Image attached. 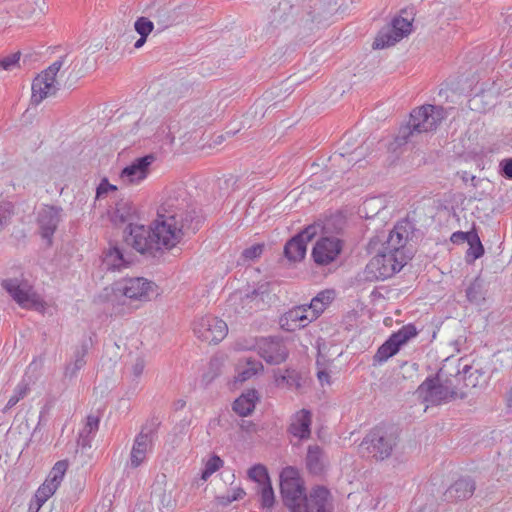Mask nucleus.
<instances>
[{
    "instance_id": "603ef678",
    "label": "nucleus",
    "mask_w": 512,
    "mask_h": 512,
    "mask_svg": "<svg viewBox=\"0 0 512 512\" xmlns=\"http://www.w3.org/2000/svg\"><path fill=\"white\" fill-rule=\"evenodd\" d=\"M117 186L110 184L107 178H103L96 189V197L100 198L107 194L109 191H116Z\"/></svg>"
},
{
    "instance_id": "393cba45",
    "label": "nucleus",
    "mask_w": 512,
    "mask_h": 512,
    "mask_svg": "<svg viewBox=\"0 0 512 512\" xmlns=\"http://www.w3.org/2000/svg\"><path fill=\"white\" fill-rule=\"evenodd\" d=\"M307 251V245L300 235H294L284 245L283 255L289 262H299L304 259Z\"/></svg>"
},
{
    "instance_id": "37998d69",
    "label": "nucleus",
    "mask_w": 512,
    "mask_h": 512,
    "mask_svg": "<svg viewBox=\"0 0 512 512\" xmlns=\"http://www.w3.org/2000/svg\"><path fill=\"white\" fill-rule=\"evenodd\" d=\"M262 368L263 366L260 362L248 361L247 367L238 373L236 380L239 382H244L250 379L252 376L256 375L257 372Z\"/></svg>"
},
{
    "instance_id": "72a5a7b5",
    "label": "nucleus",
    "mask_w": 512,
    "mask_h": 512,
    "mask_svg": "<svg viewBox=\"0 0 512 512\" xmlns=\"http://www.w3.org/2000/svg\"><path fill=\"white\" fill-rule=\"evenodd\" d=\"M467 300L471 303H480L485 299L484 280L476 277L466 289Z\"/></svg>"
},
{
    "instance_id": "a878e982",
    "label": "nucleus",
    "mask_w": 512,
    "mask_h": 512,
    "mask_svg": "<svg viewBox=\"0 0 512 512\" xmlns=\"http://www.w3.org/2000/svg\"><path fill=\"white\" fill-rule=\"evenodd\" d=\"M103 264L107 270L114 271L126 267L129 261L125 259L123 251L117 245H113L104 252Z\"/></svg>"
},
{
    "instance_id": "0e129e2a",
    "label": "nucleus",
    "mask_w": 512,
    "mask_h": 512,
    "mask_svg": "<svg viewBox=\"0 0 512 512\" xmlns=\"http://www.w3.org/2000/svg\"><path fill=\"white\" fill-rule=\"evenodd\" d=\"M458 175H460L461 179L466 183L468 182L469 180L471 181H474L476 179V176L474 175H470L468 172L466 171H462V172H458L457 173Z\"/></svg>"
},
{
    "instance_id": "bb28decb",
    "label": "nucleus",
    "mask_w": 512,
    "mask_h": 512,
    "mask_svg": "<svg viewBox=\"0 0 512 512\" xmlns=\"http://www.w3.org/2000/svg\"><path fill=\"white\" fill-rule=\"evenodd\" d=\"M456 376H461L465 387L475 388L484 382V371L474 365L465 364L462 369L458 368Z\"/></svg>"
},
{
    "instance_id": "1a4fd4ad",
    "label": "nucleus",
    "mask_w": 512,
    "mask_h": 512,
    "mask_svg": "<svg viewBox=\"0 0 512 512\" xmlns=\"http://www.w3.org/2000/svg\"><path fill=\"white\" fill-rule=\"evenodd\" d=\"M441 377H443L442 369L435 376L427 377L419 385L417 392L424 402L430 405H440L457 397V391L450 386L441 384Z\"/></svg>"
},
{
    "instance_id": "f3484780",
    "label": "nucleus",
    "mask_w": 512,
    "mask_h": 512,
    "mask_svg": "<svg viewBox=\"0 0 512 512\" xmlns=\"http://www.w3.org/2000/svg\"><path fill=\"white\" fill-rule=\"evenodd\" d=\"M155 160L153 153L136 158L121 170L120 179L126 184H139L147 178Z\"/></svg>"
},
{
    "instance_id": "b1692460",
    "label": "nucleus",
    "mask_w": 512,
    "mask_h": 512,
    "mask_svg": "<svg viewBox=\"0 0 512 512\" xmlns=\"http://www.w3.org/2000/svg\"><path fill=\"white\" fill-rule=\"evenodd\" d=\"M306 468L310 474L318 476L324 472V452L319 445H309L305 459Z\"/></svg>"
},
{
    "instance_id": "c756f323",
    "label": "nucleus",
    "mask_w": 512,
    "mask_h": 512,
    "mask_svg": "<svg viewBox=\"0 0 512 512\" xmlns=\"http://www.w3.org/2000/svg\"><path fill=\"white\" fill-rule=\"evenodd\" d=\"M135 208L132 203L125 200H120L116 203L115 210L112 215V221L115 224L132 223L134 219Z\"/></svg>"
},
{
    "instance_id": "79ce46f5",
    "label": "nucleus",
    "mask_w": 512,
    "mask_h": 512,
    "mask_svg": "<svg viewBox=\"0 0 512 512\" xmlns=\"http://www.w3.org/2000/svg\"><path fill=\"white\" fill-rule=\"evenodd\" d=\"M278 384L285 383L289 387H300V376L294 369H286L284 374L276 376Z\"/></svg>"
},
{
    "instance_id": "9d476101",
    "label": "nucleus",
    "mask_w": 512,
    "mask_h": 512,
    "mask_svg": "<svg viewBox=\"0 0 512 512\" xmlns=\"http://www.w3.org/2000/svg\"><path fill=\"white\" fill-rule=\"evenodd\" d=\"M412 23L407 19L398 16L392 19L391 23L383 27L377 34L372 47L383 49L393 46L401 39L410 34Z\"/></svg>"
},
{
    "instance_id": "473e14b6",
    "label": "nucleus",
    "mask_w": 512,
    "mask_h": 512,
    "mask_svg": "<svg viewBox=\"0 0 512 512\" xmlns=\"http://www.w3.org/2000/svg\"><path fill=\"white\" fill-rule=\"evenodd\" d=\"M419 331L413 323L402 326L398 331L392 333L389 337L398 345L402 347L410 339L416 337Z\"/></svg>"
},
{
    "instance_id": "338daca9",
    "label": "nucleus",
    "mask_w": 512,
    "mask_h": 512,
    "mask_svg": "<svg viewBox=\"0 0 512 512\" xmlns=\"http://www.w3.org/2000/svg\"><path fill=\"white\" fill-rule=\"evenodd\" d=\"M147 40V36H140V38L135 42L134 47L136 49L141 48Z\"/></svg>"
},
{
    "instance_id": "8fccbe9b",
    "label": "nucleus",
    "mask_w": 512,
    "mask_h": 512,
    "mask_svg": "<svg viewBox=\"0 0 512 512\" xmlns=\"http://www.w3.org/2000/svg\"><path fill=\"white\" fill-rule=\"evenodd\" d=\"M13 214V206L11 203L0 204V229L7 224L11 215Z\"/></svg>"
},
{
    "instance_id": "f704fd0d",
    "label": "nucleus",
    "mask_w": 512,
    "mask_h": 512,
    "mask_svg": "<svg viewBox=\"0 0 512 512\" xmlns=\"http://www.w3.org/2000/svg\"><path fill=\"white\" fill-rule=\"evenodd\" d=\"M30 391L29 383L24 379L21 380L15 387L13 391V395L9 398L6 406L3 408L2 412L6 413L12 407H14L21 399H23L28 392Z\"/></svg>"
},
{
    "instance_id": "39448f33",
    "label": "nucleus",
    "mask_w": 512,
    "mask_h": 512,
    "mask_svg": "<svg viewBox=\"0 0 512 512\" xmlns=\"http://www.w3.org/2000/svg\"><path fill=\"white\" fill-rule=\"evenodd\" d=\"M399 439L400 431L397 426L381 423L366 434L360 447L372 459L383 461L392 455Z\"/></svg>"
},
{
    "instance_id": "f257e3e1",
    "label": "nucleus",
    "mask_w": 512,
    "mask_h": 512,
    "mask_svg": "<svg viewBox=\"0 0 512 512\" xmlns=\"http://www.w3.org/2000/svg\"><path fill=\"white\" fill-rule=\"evenodd\" d=\"M279 478L280 495L289 512H334L330 490L316 485L307 493L305 482L296 467L283 468Z\"/></svg>"
},
{
    "instance_id": "f8f14e48",
    "label": "nucleus",
    "mask_w": 512,
    "mask_h": 512,
    "mask_svg": "<svg viewBox=\"0 0 512 512\" xmlns=\"http://www.w3.org/2000/svg\"><path fill=\"white\" fill-rule=\"evenodd\" d=\"M193 330L202 341L217 344L227 335L228 327L222 319L207 315L195 321Z\"/></svg>"
},
{
    "instance_id": "c9c22d12",
    "label": "nucleus",
    "mask_w": 512,
    "mask_h": 512,
    "mask_svg": "<svg viewBox=\"0 0 512 512\" xmlns=\"http://www.w3.org/2000/svg\"><path fill=\"white\" fill-rule=\"evenodd\" d=\"M286 319L295 323V327H305L312 321L305 306H298L287 312Z\"/></svg>"
},
{
    "instance_id": "ddd939ff",
    "label": "nucleus",
    "mask_w": 512,
    "mask_h": 512,
    "mask_svg": "<svg viewBox=\"0 0 512 512\" xmlns=\"http://www.w3.org/2000/svg\"><path fill=\"white\" fill-rule=\"evenodd\" d=\"M415 230V225L410 220L398 221L393 230L389 232L386 241L382 243L381 249L404 256L402 249L408 240L413 239Z\"/></svg>"
},
{
    "instance_id": "2f4dec72",
    "label": "nucleus",
    "mask_w": 512,
    "mask_h": 512,
    "mask_svg": "<svg viewBox=\"0 0 512 512\" xmlns=\"http://www.w3.org/2000/svg\"><path fill=\"white\" fill-rule=\"evenodd\" d=\"M400 350V347L389 337L376 351L373 356L374 363L386 362L389 358L396 355Z\"/></svg>"
},
{
    "instance_id": "6e6552de",
    "label": "nucleus",
    "mask_w": 512,
    "mask_h": 512,
    "mask_svg": "<svg viewBox=\"0 0 512 512\" xmlns=\"http://www.w3.org/2000/svg\"><path fill=\"white\" fill-rule=\"evenodd\" d=\"M116 291L126 298L140 302H149L158 296V286L144 277H126L116 283Z\"/></svg>"
},
{
    "instance_id": "bf43d9fd",
    "label": "nucleus",
    "mask_w": 512,
    "mask_h": 512,
    "mask_svg": "<svg viewBox=\"0 0 512 512\" xmlns=\"http://www.w3.org/2000/svg\"><path fill=\"white\" fill-rule=\"evenodd\" d=\"M94 437L86 434L79 433L77 444L81 448H90L91 442Z\"/></svg>"
},
{
    "instance_id": "2eb2a0df",
    "label": "nucleus",
    "mask_w": 512,
    "mask_h": 512,
    "mask_svg": "<svg viewBox=\"0 0 512 512\" xmlns=\"http://www.w3.org/2000/svg\"><path fill=\"white\" fill-rule=\"evenodd\" d=\"M343 249V242L337 237H321L312 249V258L318 266L334 262Z\"/></svg>"
},
{
    "instance_id": "423d86ee",
    "label": "nucleus",
    "mask_w": 512,
    "mask_h": 512,
    "mask_svg": "<svg viewBox=\"0 0 512 512\" xmlns=\"http://www.w3.org/2000/svg\"><path fill=\"white\" fill-rule=\"evenodd\" d=\"M404 265V256L380 249L366 265L365 279L369 281L387 279L399 272Z\"/></svg>"
},
{
    "instance_id": "ea45409f",
    "label": "nucleus",
    "mask_w": 512,
    "mask_h": 512,
    "mask_svg": "<svg viewBox=\"0 0 512 512\" xmlns=\"http://www.w3.org/2000/svg\"><path fill=\"white\" fill-rule=\"evenodd\" d=\"M260 504L264 509H271L275 504V494L271 482L260 486Z\"/></svg>"
},
{
    "instance_id": "7c9ffc66",
    "label": "nucleus",
    "mask_w": 512,
    "mask_h": 512,
    "mask_svg": "<svg viewBox=\"0 0 512 512\" xmlns=\"http://www.w3.org/2000/svg\"><path fill=\"white\" fill-rule=\"evenodd\" d=\"M467 243L469 248L466 251L465 260L468 264H471L475 262V260L481 258L484 255L485 250L477 231L470 236L469 242Z\"/></svg>"
},
{
    "instance_id": "0eeeda50",
    "label": "nucleus",
    "mask_w": 512,
    "mask_h": 512,
    "mask_svg": "<svg viewBox=\"0 0 512 512\" xmlns=\"http://www.w3.org/2000/svg\"><path fill=\"white\" fill-rule=\"evenodd\" d=\"M160 425L159 418L152 416L141 426L130 453V466L132 468H137L144 463L147 453L152 451Z\"/></svg>"
},
{
    "instance_id": "5701e85b",
    "label": "nucleus",
    "mask_w": 512,
    "mask_h": 512,
    "mask_svg": "<svg viewBox=\"0 0 512 512\" xmlns=\"http://www.w3.org/2000/svg\"><path fill=\"white\" fill-rule=\"evenodd\" d=\"M259 400L257 390L250 389L245 393H242L232 405L235 413L239 416L245 417L250 415L256 406V402Z\"/></svg>"
},
{
    "instance_id": "680f3d73",
    "label": "nucleus",
    "mask_w": 512,
    "mask_h": 512,
    "mask_svg": "<svg viewBox=\"0 0 512 512\" xmlns=\"http://www.w3.org/2000/svg\"><path fill=\"white\" fill-rule=\"evenodd\" d=\"M66 58V55L65 56H62L60 57L57 61L53 62L48 68H49V72H51V74H57L59 72V70L61 69L63 63H64V59Z\"/></svg>"
},
{
    "instance_id": "4d7b16f0",
    "label": "nucleus",
    "mask_w": 512,
    "mask_h": 512,
    "mask_svg": "<svg viewBox=\"0 0 512 512\" xmlns=\"http://www.w3.org/2000/svg\"><path fill=\"white\" fill-rule=\"evenodd\" d=\"M246 495L245 491L242 488H236L231 493H228L225 497H222L226 501L225 504H230L234 501H238L242 499Z\"/></svg>"
},
{
    "instance_id": "49530a36",
    "label": "nucleus",
    "mask_w": 512,
    "mask_h": 512,
    "mask_svg": "<svg viewBox=\"0 0 512 512\" xmlns=\"http://www.w3.org/2000/svg\"><path fill=\"white\" fill-rule=\"evenodd\" d=\"M99 423H100V418L98 416H95L92 414L88 415L86 418V424L83 427V429L80 431V433L94 437L95 433L99 429Z\"/></svg>"
},
{
    "instance_id": "4be33fe9",
    "label": "nucleus",
    "mask_w": 512,
    "mask_h": 512,
    "mask_svg": "<svg viewBox=\"0 0 512 512\" xmlns=\"http://www.w3.org/2000/svg\"><path fill=\"white\" fill-rule=\"evenodd\" d=\"M476 485L475 481L470 477H462L456 480L448 489L445 491L444 496L449 501H461L470 498Z\"/></svg>"
},
{
    "instance_id": "13d9d810",
    "label": "nucleus",
    "mask_w": 512,
    "mask_h": 512,
    "mask_svg": "<svg viewBox=\"0 0 512 512\" xmlns=\"http://www.w3.org/2000/svg\"><path fill=\"white\" fill-rule=\"evenodd\" d=\"M145 362L142 358H137L136 362L132 366V373L135 378H139L144 371Z\"/></svg>"
},
{
    "instance_id": "c85d7f7f",
    "label": "nucleus",
    "mask_w": 512,
    "mask_h": 512,
    "mask_svg": "<svg viewBox=\"0 0 512 512\" xmlns=\"http://www.w3.org/2000/svg\"><path fill=\"white\" fill-rule=\"evenodd\" d=\"M270 292V282H259L255 288L245 293L240 297V299L244 305H249L255 302L256 306L258 307L260 303L264 304L265 298L268 297Z\"/></svg>"
},
{
    "instance_id": "412c9836",
    "label": "nucleus",
    "mask_w": 512,
    "mask_h": 512,
    "mask_svg": "<svg viewBox=\"0 0 512 512\" xmlns=\"http://www.w3.org/2000/svg\"><path fill=\"white\" fill-rule=\"evenodd\" d=\"M311 423V412L301 409L293 415L288 432L301 440L308 439L311 435Z\"/></svg>"
},
{
    "instance_id": "a211bd4d",
    "label": "nucleus",
    "mask_w": 512,
    "mask_h": 512,
    "mask_svg": "<svg viewBox=\"0 0 512 512\" xmlns=\"http://www.w3.org/2000/svg\"><path fill=\"white\" fill-rule=\"evenodd\" d=\"M57 74H51L49 68L39 74L32 82V95L31 103L34 105L40 104L46 97L54 95L57 91L55 86Z\"/></svg>"
},
{
    "instance_id": "20e7f679",
    "label": "nucleus",
    "mask_w": 512,
    "mask_h": 512,
    "mask_svg": "<svg viewBox=\"0 0 512 512\" xmlns=\"http://www.w3.org/2000/svg\"><path fill=\"white\" fill-rule=\"evenodd\" d=\"M444 116L445 110L441 106L427 104L413 109L408 123L399 128L396 145H405L415 135L435 130Z\"/></svg>"
},
{
    "instance_id": "a18cd8bd",
    "label": "nucleus",
    "mask_w": 512,
    "mask_h": 512,
    "mask_svg": "<svg viewBox=\"0 0 512 512\" xmlns=\"http://www.w3.org/2000/svg\"><path fill=\"white\" fill-rule=\"evenodd\" d=\"M153 28V22L146 17H139L134 23V29L140 36L148 37Z\"/></svg>"
},
{
    "instance_id": "cd10ccee",
    "label": "nucleus",
    "mask_w": 512,
    "mask_h": 512,
    "mask_svg": "<svg viewBox=\"0 0 512 512\" xmlns=\"http://www.w3.org/2000/svg\"><path fill=\"white\" fill-rule=\"evenodd\" d=\"M88 352V344L86 342L82 343L81 347L77 348L74 352V361L73 363H68L65 366L64 370V379H73L77 376V373L80 369H82L85 364V356Z\"/></svg>"
},
{
    "instance_id": "58836bf2",
    "label": "nucleus",
    "mask_w": 512,
    "mask_h": 512,
    "mask_svg": "<svg viewBox=\"0 0 512 512\" xmlns=\"http://www.w3.org/2000/svg\"><path fill=\"white\" fill-rule=\"evenodd\" d=\"M67 467L68 464L65 460L56 462L52 470L50 471L46 481L48 483L55 484V487L58 488L67 470Z\"/></svg>"
},
{
    "instance_id": "e2e57ef3",
    "label": "nucleus",
    "mask_w": 512,
    "mask_h": 512,
    "mask_svg": "<svg viewBox=\"0 0 512 512\" xmlns=\"http://www.w3.org/2000/svg\"><path fill=\"white\" fill-rule=\"evenodd\" d=\"M318 380L321 384L323 383H329L330 375L326 370H320L317 372Z\"/></svg>"
},
{
    "instance_id": "5fc2aeb1",
    "label": "nucleus",
    "mask_w": 512,
    "mask_h": 512,
    "mask_svg": "<svg viewBox=\"0 0 512 512\" xmlns=\"http://www.w3.org/2000/svg\"><path fill=\"white\" fill-rule=\"evenodd\" d=\"M317 234V226L309 225L304 230L300 231L296 235H300V239L304 240V243L307 245L309 241H311L314 236Z\"/></svg>"
},
{
    "instance_id": "09e8293b",
    "label": "nucleus",
    "mask_w": 512,
    "mask_h": 512,
    "mask_svg": "<svg viewBox=\"0 0 512 512\" xmlns=\"http://www.w3.org/2000/svg\"><path fill=\"white\" fill-rule=\"evenodd\" d=\"M263 250H264V244L257 243V244H254V245L244 249L241 256L245 260H254L261 256V254L263 253Z\"/></svg>"
},
{
    "instance_id": "3c124183",
    "label": "nucleus",
    "mask_w": 512,
    "mask_h": 512,
    "mask_svg": "<svg viewBox=\"0 0 512 512\" xmlns=\"http://www.w3.org/2000/svg\"><path fill=\"white\" fill-rule=\"evenodd\" d=\"M499 174L505 179L512 180V158H505L500 161Z\"/></svg>"
},
{
    "instance_id": "dca6fc26",
    "label": "nucleus",
    "mask_w": 512,
    "mask_h": 512,
    "mask_svg": "<svg viewBox=\"0 0 512 512\" xmlns=\"http://www.w3.org/2000/svg\"><path fill=\"white\" fill-rule=\"evenodd\" d=\"M332 16V11L323 0H309L299 18V25L309 30L325 24Z\"/></svg>"
},
{
    "instance_id": "69168bd1",
    "label": "nucleus",
    "mask_w": 512,
    "mask_h": 512,
    "mask_svg": "<svg viewBox=\"0 0 512 512\" xmlns=\"http://www.w3.org/2000/svg\"><path fill=\"white\" fill-rule=\"evenodd\" d=\"M441 384L442 385H446V386H450L454 391H457V386L454 385L452 379H449V378L442 379L441 378Z\"/></svg>"
},
{
    "instance_id": "4c0bfd02",
    "label": "nucleus",
    "mask_w": 512,
    "mask_h": 512,
    "mask_svg": "<svg viewBox=\"0 0 512 512\" xmlns=\"http://www.w3.org/2000/svg\"><path fill=\"white\" fill-rule=\"evenodd\" d=\"M248 477L259 484V486L265 485L267 482H271L267 468L262 464H255L248 470Z\"/></svg>"
},
{
    "instance_id": "e433bc0d",
    "label": "nucleus",
    "mask_w": 512,
    "mask_h": 512,
    "mask_svg": "<svg viewBox=\"0 0 512 512\" xmlns=\"http://www.w3.org/2000/svg\"><path fill=\"white\" fill-rule=\"evenodd\" d=\"M56 489L55 484L48 483L47 481L37 489L34 495L36 512H38L43 504L55 493Z\"/></svg>"
},
{
    "instance_id": "9b49d317",
    "label": "nucleus",
    "mask_w": 512,
    "mask_h": 512,
    "mask_svg": "<svg viewBox=\"0 0 512 512\" xmlns=\"http://www.w3.org/2000/svg\"><path fill=\"white\" fill-rule=\"evenodd\" d=\"M62 213V207L48 204L43 205L37 213L38 232L48 247L53 245V236L62 221Z\"/></svg>"
},
{
    "instance_id": "a19ab883",
    "label": "nucleus",
    "mask_w": 512,
    "mask_h": 512,
    "mask_svg": "<svg viewBox=\"0 0 512 512\" xmlns=\"http://www.w3.org/2000/svg\"><path fill=\"white\" fill-rule=\"evenodd\" d=\"M224 464V461L216 454H213L205 463L201 472V479L207 480L213 473L218 471Z\"/></svg>"
},
{
    "instance_id": "f03ea898",
    "label": "nucleus",
    "mask_w": 512,
    "mask_h": 512,
    "mask_svg": "<svg viewBox=\"0 0 512 512\" xmlns=\"http://www.w3.org/2000/svg\"><path fill=\"white\" fill-rule=\"evenodd\" d=\"M165 229L174 234L170 239L175 247L186 234L196 233L204 221L201 211L190 202L185 189H172L158 208Z\"/></svg>"
},
{
    "instance_id": "c03bdc74",
    "label": "nucleus",
    "mask_w": 512,
    "mask_h": 512,
    "mask_svg": "<svg viewBox=\"0 0 512 512\" xmlns=\"http://www.w3.org/2000/svg\"><path fill=\"white\" fill-rule=\"evenodd\" d=\"M20 52L12 53L0 59V70L12 71L19 68Z\"/></svg>"
},
{
    "instance_id": "7ed1b4c3",
    "label": "nucleus",
    "mask_w": 512,
    "mask_h": 512,
    "mask_svg": "<svg viewBox=\"0 0 512 512\" xmlns=\"http://www.w3.org/2000/svg\"><path fill=\"white\" fill-rule=\"evenodd\" d=\"M173 235L157 215L149 227L129 223L124 230V241L142 255L155 258L162 254L163 249L173 248L170 242Z\"/></svg>"
},
{
    "instance_id": "4468645a",
    "label": "nucleus",
    "mask_w": 512,
    "mask_h": 512,
    "mask_svg": "<svg viewBox=\"0 0 512 512\" xmlns=\"http://www.w3.org/2000/svg\"><path fill=\"white\" fill-rule=\"evenodd\" d=\"M259 355L271 365L286 361L289 351L282 338L276 336L262 337L257 341Z\"/></svg>"
},
{
    "instance_id": "6e6d98bb",
    "label": "nucleus",
    "mask_w": 512,
    "mask_h": 512,
    "mask_svg": "<svg viewBox=\"0 0 512 512\" xmlns=\"http://www.w3.org/2000/svg\"><path fill=\"white\" fill-rule=\"evenodd\" d=\"M330 161L333 163V164H338V165H342V162H345L346 161V156L344 153H334L331 157H330ZM352 161H355L354 158H349L347 159V163L345 165H343L342 169L343 170H348Z\"/></svg>"
},
{
    "instance_id": "de8ad7c7",
    "label": "nucleus",
    "mask_w": 512,
    "mask_h": 512,
    "mask_svg": "<svg viewBox=\"0 0 512 512\" xmlns=\"http://www.w3.org/2000/svg\"><path fill=\"white\" fill-rule=\"evenodd\" d=\"M307 312H311V320L317 319L321 313L326 309L323 300L317 295L311 300L310 304L306 307Z\"/></svg>"
},
{
    "instance_id": "774afa93",
    "label": "nucleus",
    "mask_w": 512,
    "mask_h": 512,
    "mask_svg": "<svg viewBox=\"0 0 512 512\" xmlns=\"http://www.w3.org/2000/svg\"><path fill=\"white\" fill-rule=\"evenodd\" d=\"M507 406L512 409V384L507 392Z\"/></svg>"
},
{
    "instance_id": "6ab92c4d",
    "label": "nucleus",
    "mask_w": 512,
    "mask_h": 512,
    "mask_svg": "<svg viewBox=\"0 0 512 512\" xmlns=\"http://www.w3.org/2000/svg\"><path fill=\"white\" fill-rule=\"evenodd\" d=\"M298 9L292 4L291 0H281L277 7H273L268 16V33H273L276 28L286 26L292 20Z\"/></svg>"
},
{
    "instance_id": "aec40b11",
    "label": "nucleus",
    "mask_w": 512,
    "mask_h": 512,
    "mask_svg": "<svg viewBox=\"0 0 512 512\" xmlns=\"http://www.w3.org/2000/svg\"><path fill=\"white\" fill-rule=\"evenodd\" d=\"M1 286L22 308H27L32 303L26 281L18 278H8L2 280Z\"/></svg>"
},
{
    "instance_id": "864d4df0",
    "label": "nucleus",
    "mask_w": 512,
    "mask_h": 512,
    "mask_svg": "<svg viewBox=\"0 0 512 512\" xmlns=\"http://www.w3.org/2000/svg\"><path fill=\"white\" fill-rule=\"evenodd\" d=\"M475 231L476 230H474V229H472L470 231H467V232L456 231V232H454L451 235L450 240L454 244H460V243H464V242H469L470 236L473 233H475Z\"/></svg>"
},
{
    "instance_id": "052dcab7",
    "label": "nucleus",
    "mask_w": 512,
    "mask_h": 512,
    "mask_svg": "<svg viewBox=\"0 0 512 512\" xmlns=\"http://www.w3.org/2000/svg\"><path fill=\"white\" fill-rule=\"evenodd\" d=\"M321 300H323V304L325 308L331 303L334 298V292L332 290H325L317 294Z\"/></svg>"
}]
</instances>
